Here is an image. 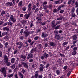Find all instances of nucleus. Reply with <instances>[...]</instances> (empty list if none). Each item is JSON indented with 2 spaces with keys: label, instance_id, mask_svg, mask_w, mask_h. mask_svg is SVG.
Instances as JSON below:
<instances>
[{
  "label": "nucleus",
  "instance_id": "nucleus-56",
  "mask_svg": "<svg viewBox=\"0 0 78 78\" xmlns=\"http://www.w3.org/2000/svg\"><path fill=\"white\" fill-rule=\"evenodd\" d=\"M40 24H41V25H44L45 24V22L42 23V22H41Z\"/></svg>",
  "mask_w": 78,
  "mask_h": 78
},
{
  "label": "nucleus",
  "instance_id": "nucleus-30",
  "mask_svg": "<svg viewBox=\"0 0 78 78\" xmlns=\"http://www.w3.org/2000/svg\"><path fill=\"white\" fill-rule=\"evenodd\" d=\"M15 67H16V65L14 64L11 66V68L12 69H14V68H15Z\"/></svg>",
  "mask_w": 78,
  "mask_h": 78
},
{
  "label": "nucleus",
  "instance_id": "nucleus-36",
  "mask_svg": "<svg viewBox=\"0 0 78 78\" xmlns=\"http://www.w3.org/2000/svg\"><path fill=\"white\" fill-rule=\"evenodd\" d=\"M4 39L5 40H8V39H9V37L8 36H6L4 37Z\"/></svg>",
  "mask_w": 78,
  "mask_h": 78
},
{
  "label": "nucleus",
  "instance_id": "nucleus-60",
  "mask_svg": "<svg viewBox=\"0 0 78 78\" xmlns=\"http://www.w3.org/2000/svg\"><path fill=\"white\" fill-rule=\"evenodd\" d=\"M63 69H64V70H66V69H67V66H65L63 67Z\"/></svg>",
  "mask_w": 78,
  "mask_h": 78
},
{
  "label": "nucleus",
  "instance_id": "nucleus-46",
  "mask_svg": "<svg viewBox=\"0 0 78 78\" xmlns=\"http://www.w3.org/2000/svg\"><path fill=\"white\" fill-rule=\"evenodd\" d=\"M61 27V26H60L59 25L58 26H57L56 27H55V30H58V29H59Z\"/></svg>",
  "mask_w": 78,
  "mask_h": 78
},
{
  "label": "nucleus",
  "instance_id": "nucleus-40",
  "mask_svg": "<svg viewBox=\"0 0 78 78\" xmlns=\"http://www.w3.org/2000/svg\"><path fill=\"white\" fill-rule=\"evenodd\" d=\"M8 25L9 26H12V23L11 22L9 21L8 23Z\"/></svg>",
  "mask_w": 78,
  "mask_h": 78
},
{
  "label": "nucleus",
  "instance_id": "nucleus-48",
  "mask_svg": "<svg viewBox=\"0 0 78 78\" xmlns=\"http://www.w3.org/2000/svg\"><path fill=\"white\" fill-rule=\"evenodd\" d=\"M43 8L44 9H47V5H44L43 6Z\"/></svg>",
  "mask_w": 78,
  "mask_h": 78
},
{
  "label": "nucleus",
  "instance_id": "nucleus-63",
  "mask_svg": "<svg viewBox=\"0 0 78 78\" xmlns=\"http://www.w3.org/2000/svg\"><path fill=\"white\" fill-rule=\"evenodd\" d=\"M34 76H35V78H37V76H38V74H35L34 75Z\"/></svg>",
  "mask_w": 78,
  "mask_h": 78
},
{
  "label": "nucleus",
  "instance_id": "nucleus-49",
  "mask_svg": "<svg viewBox=\"0 0 78 78\" xmlns=\"http://www.w3.org/2000/svg\"><path fill=\"white\" fill-rule=\"evenodd\" d=\"M71 73V72L70 71H69L67 73V76H69L70 75V73Z\"/></svg>",
  "mask_w": 78,
  "mask_h": 78
},
{
  "label": "nucleus",
  "instance_id": "nucleus-3",
  "mask_svg": "<svg viewBox=\"0 0 78 78\" xmlns=\"http://www.w3.org/2000/svg\"><path fill=\"white\" fill-rule=\"evenodd\" d=\"M9 20L10 21H12L13 23H15L16 21V20L14 18V16L12 15H11Z\"/></svg>",
  "mask_w": 78,
  "mask_h": 78
},
{
  "label": "nucleus",
  "instance_id": "nucleus-42",
  "mask_svg": "<svg viewBox=\"0 0 78 78\" xmlns=\"http://www.w3.org/2000/svg\"><path fill=\"white\" fill-rule=\"evenodd\" d=\"M61 23V21H57V23H56V25H59Z\"/></svg>",
  "mask_w": 78,
  "mask_h": 78
},
{
  "label": "nucleus",
  "instance_id": "nucleus-16",
  "mask_svg": "<svg viewBox=\"0 0 78 78\" xmlns=\"http://www.w3.org/2000/svg\"><path fill=\"white\" fill-rule=\"evenodd\" d=\"M47 36V34H45V33H42V37H46Z\"/></svg>",
  "mask_w": 78,
  "mask_h": 78
},
{
  "label": "nucleus",
  "instance_id": "nucleus-58",
  "mask_svg": "<svg viewBox=\"0 0 78 78\" xmlns=\"http://www.w3.org/2000/svg\"><path fill=\"white\" fill-rule=\"evenodd\" d=\"M69 23H67L65 24V26L67 27L69 25Z\"/></svg>",
  "mask_w": 78,
  "mask_h": 78
},
{
  "label": "nucleus",
  "instance_id": "nucleus-5",
  "mask_svg": "<svg viewBox=\"0 0 78 78\" xmlns=\"http://www.w3.org/2000/svg\"><path fill=\"white\" fill-rule=\"evenodd\" d=\"M21 64L23 65V66H24V67L25 68H27V69H28V66L26 63L22 62H21Z\"/></svg>",
  "mask_w": 78,
  "mask_h": 78
},
{
  "label": "nucleus",
  "instance_id": "nucleus-2",
  "mask_svg": "<svg viewBox=\"0 0 78 78\" xmlns=\"http://www.w3.org/2000/svg\"><path fill=\"white\" fill-rule=\"evenodd\" d=\"M63 6H64V5H60L58 7V8L57 9H55L53 10V12H57L58 11H59V10H60V9H61V8H62V7H63Z\"/></svg>",
  "mask_w": 78,
  "mask_h": 78
},
{
  "label": "nucleus",
  "instance_id": "nucleus-11",
  "mask_svg": "<svg viewBox=\"0 0 78 78\" xmlns=\"http://www.w3.org/2000/svg\"><path fill=\"white\" fill-rule=\"evenodd\" d=\"M33 57V55L32 54H29L27 56V59H30V58H32Z\"/></svg>",
  "mask_w": 78,
  "mask_h": 78
},
{
  "label": "nucleus",
  "instance_id": "nucleus-34",
  "mask_svg": "<svg viewBox=\"0 0 78 78\" xmlns=\"http://www.w3.org/2000/svg\"><path fill=\"white\" fill-rule=\"evenodd\" d=\"M78 42V41L76 40V41H75V40H73V44H76V42Z\"/></svg>",
  "mask_w": 78,
  "mask_h": 78
},
{
  "label": "nucleus",
  "instance_id": "nucleus-33",
  "mask_svg": "<svg viewBox=\"0 0 78 78\" xmlns=\"http://www.w3.org/2000/svg\"><path fill=\"white\" fill-rule=\"evenodd\" d=\"M78 49V47H74L73 48V50L74 51H76Z\"/></svg>",
  "mask_w": 78,
  "mask_h": 78
},
{
  "label": "nucleus",
  "instance_id": "nucleus-19",
  "mask_svg": "<svg viewBox=\"0 0 78 78\" xmlns=\"http://www.w3.org/2000/svg\"><path fill=\"white\" fill-rule=\"evenodd\" d=\"M55 37L57 39V40H59V39H60V36L58 35H55Z\"/></svg>",
  "mask_w": 78,
  "mask_h": 78
},
{
  "label": "nucleus",
  "instance_id": "nucleus-25",
  "mask_svg": "<svg viewBox=\"0 0 78 78\" xmlns=\"http://www.w3.org/2000/svg\"><path fill=\"white\" fill-rule=\"evenodd\" d=\"M68 44V42L66 41L62 44V45L64 46H65V45H66L67 44Z\"/></svg>",
  "mask_w": 78,
  "mask_h": 78
},
{
  "label": "nucleus",
  "instance_id": "nucleus-6",
  "mask_svg": "<svg viewBox=\"0 0 78 78\" xmlns=\"http://www.w3.org/2000/svg\"><path fill=\"white\" fill-rule=\"evenodd\" d=\"M4 62L5 63L8 62V58L7 56L5 55L4 56Z\"/></svg>",
  "mask_w": 78,
  "mask_h": 78
},
{
  "label": "nucleus",
  "instance_id": "nucleus-53",
  "mask_svg": "<svg viewBox=\"0 0 78 78\" xmlns=\"http://www.w3.org/2000/svg\"><path fill=\"white\" fill-rule=\"evenodd\" d=\"M6 65L7 66H10V64H11V63L10 62H6Z\"/></svg>",
  "mask_w": 78,
  "mask_h": 78
},
{
  "label": "nucleus",
  "instance_id": "nucleus-64",
  "mask_svg": "<svg viewBox=\"0 0 78 78\" xmlns=\"http://www.w3.org/2000/svg\"><path fill=\"white\" fill-rule=\"evenodd\" d=\"M21 72L22 73H24L25 72V71L24 69H23L21 71Z\"/></svg>",
  "mask_w": 78,
  "mask_h": 78
},
{
  "label": "nucleus",
  "instance_id": "nucleus-51",
  "mask_svg": "<svg viewBox=\"0 0 78 78\" xmlns=\"http://www.w3.org/2000/svg\"><path fill=\"white\" fill-rule=\"evenodd\" d=\"M54 34L55 35L58 34V32L57 30H55L54 32Z\"/></svg>",
  "mask_w": 78,
  "mask_h": 78
},
{
  "label": "nucleus",
  "instance_id": "nucleus-15",
  "mask_svg": "<svg viewBox=\"0 0 78 78\" xmlns=\"http://www.w3.org/2000/svg\"><path fill=\"white\" fill-rule=\"evenodd\" d=\"M29 15L27 14H26L24 15V18L25 19H28Z\"/></svg>",
  "mask_w": 78,
  "mask_h": 78
},
{
  "label": "nucleus",
  "instance_id": "nucleus-50",
  "mask_svg": "<svg viewBox=\"0 0 78 78\" xmlns=\"http://www.w3.org/2000/svg\"><path fill=\"white\" fill-rule=\"evenodd\" d=\"M25 44H26V47H28V42L27 41L25 43Z\"/></svg>",
  "mask_w": 78,
  "mask_h": 78
},
{
  "label": "nucleus",
  "instance_id": "nucleus-12",
  "mask_svg": "<svg viewBox=\"0 0 78 78\" xmlns=\"http://www.w3.org/2000/svg\"><path fill=\"white\" fill-rule=\"evenodd\" d=\"M36 52V48H33L30 51L31 53H33V52Z\"/></svg>",
  "mask_w": 78,
  "mask_h": 78
},
{
  "label": "nucleus",
  "instance_id": "nucleus-35",
  "mask_svg": "<svg viewBox=\"0 0 78 78\" xmlns=\"http://www.w3.org/2000/svg\"><path fill=\"white\" fill-rule=\"evenodd\" d=\"M75 8H73L71 11V12H72V13H73V12H75Z\"/></svg>",
  "mask_w": 78,
  "mask_h": 78
},
{
  "label": "nucleus",
  "instance_id": "nucleus-22",
  "mask_svg": "<svg viewBox=\"0 0 78 78\" xmlns=\"http://www.w3.org/2000/svg\"><path fill=\"white\" fill-rule=\"evenodd\" d=\"M41 20H41V18H40L39 19H38L37 21V24L38 23H40L41 22Z\"/></svg>",
  "mask_w": 78,
  "mask_h": 78
},
{
  "label": "nucleus",
  "instance_id": "nucleus-59",
  "mask_svg": "<svg viewBox=\"0 0 78 78\" xmlns=\"http://www.w3.org/2000/svg\"><path fill=\"white\" fill-rule=\"evenodd\" d=\"M71 3V0H69L68 2V4L69 5H70Z\"/></svg>",
  "mask_w": 78,
  "mask_h": 78
},
{
  "label": "nucleus",
  "instance_id": "nucleus-37",
  "mask_svg": "<svg viewBox=\"0 0 78 78\" xmlns=\"http://www.w3.org/2000/svg\"><path fill=\"white\" fill-rule=\"evenodd\" d=\"M76 45L75 44H73V45H72L71 47L70 48H73L74 47H76Z\"/></svg>",
  "mask_w": 78,
  "mask_h": 78
},
{
  "label": "nucleus",
  "instance_id": "nucleus-41",
  "mask_svg": "<svg viewBox=\"0 0 78 78\" xmlns=\"http://www.w3.org/2000/svg\"><path fill=\"white\" fill-rule=\"evenodd\" d=\"M23 2L22 1H21L19 2V5H20V6H21L22 5Z\"/></svg>",
  "mask_w": 78,
  "mask_h": 78
},
{
  "label": "nucleus",
  "instance_id": "nucleus-21",
  "mask_svg": "<svg viewBox=\"0 0 78 78\" xmlns=\"http://www.w3.org/2000/svg\"><path fill=\"white\" fill-rule=\"evenodd\" d=\"M44 58H47V57H48V54H47L44 53Z\"/></svg>",
  "mask_w": 78,
  "mask_h": 78
},
{
  "label": "nucleus",
  "instance_id": "nucleus-55",
  "mask_svg": "<svg viewBox=\"0 0 78 78\" xmlns=\"http://www.w3.org/2000/svg\"><path fill=\"white\" fill-rule=\"evenodd\" d=\"M47 1L44 2L43 3V5H47Z\"/></svg>",
  "mask_w": 78,
  "mask_h": 78
},
{
  "label": "nucleus",
  "instance_id": "nucleus-44",
  "mask_svg": "<svg viewBox=\"0 0 78 78\" xmlns=\"http://www.w3.org/2000/svg\"><path fill=\"white\" fill-rule=\"evenodd\" d=\"M41 68H42V69H44V68H45V66H44L43 65L41 64L40 65Z\"/></svg>",
  "mask_w": 78,
  "mask_h": 78
},
{
  "label": "nucleus",
  "instance_id": "nucleus-61",
  "mask_svg": "<svg viewBox=\"0 0 78 78\" xmlns=\"http://www.w3.org/2000/svg\"><path fill=\"white\" fill-rule=\"evenodd\" d=\"M42 77H43V76L42 75H39L38 76V78H42Z\"/></svg>",
  "mask_w": 78,
  "mask_h": 78
},
{
  "label": "nucleus",
  "instance_id": "nucleus-9",
  "mask_svg": "<svg viewBox=\"0 0 78 78\" xmlns=\"http://www.w3.org/2000/svg\"><path fill=\"white\" fill-rule=\"evenodd\" d=\"M50 45L52 46V47H55L56 45V44L53 42H51L49 43Z\"/></svg>",
  "mask_w": 78,
  "mask_h": 78
},
{
  "label": "nucleus",
  "instance_id": "nucleus-31",
  "mask_svg": "<svg viewBox=\"0 0 78 78\" xmlns=\"http://www.w3.org/2000/svg\"><path fill=\"white\" fill-rule=\"evenodd\" d=\"M6 34H7V32H5L2 34V36H5V35H6Z\"/></svg>",
  "mask_w": 78,
  "mask_h": 78
},
{
  "label": "nucleus",
  "instance_id": "nucleus-52",
  "mask_svg": "<svg viewBox=\"0 0 78 78\" xmlns=\"http://www.w3.org/2000/svg\"><path fill=\"white\" fill-rule=\"evenodd\" d=\"M37 47H39V48H41L42 47V45H41V44H39L37 45Z\"/></svg>",
  "mask_w": 78,
  "mask_h": 78
},
{
  "label": "nucleus",
  "instance_id": "nucleus-54",
  "mask_svg": "<svg viewBox=\"0 0 78 78\" xmlns=\"http://www.w3.org/2000/svg\"><path fill=\"white\" fill-rule=\"evenodd\" d=\"M39 38V37H36L34 38L35 40H37Z\"/></svg>",
  "mask_w": 78,
  "mask_h": 78
},
{
  "label": "nucleus",
  "instance_id": "nucleus-62",
  "mask_svg": "<svg viewBox=\"0 0 78 78\" xmlns=\"http://www.w3.org/2000/svg\"><path fill=\"white\" fill-rule=\"evenodd\" d=\"M5 46L6 48L7 47V46L8 45V42L6 43H5Z\"/></svg>",
  "mask_w": 78,
  "mask_h": 78
},
{
  "label": "nucleus",
  "instance_id": "nucleus-8",
  "mask_svg": "<svg viewBox=\"0 0 78 78\" xmlns=\"http://www.w3.org/2000/svg\"><path fill=\"white\" fill-rule=\"evenodd\" d=\"M55 20H53L51 22V27H52V28H54L55 27H56V25L55 24Z\"/></svg>",
  "mask_w": 78,
  "mask_h": 78
},
{
  "label": "nucleus",
  "instance_id": "nucleus-32",
  "mask_svg": "<svg viewBox=\"0 0 78 78\" xmlns=\"http://www.w3.org/2000/svg\"><path fill=\"white\" fill-rule=\"evenodd\" d=\"M5 14V11H2L1 13V16H4Z\"/></svg>",
  "mask_w": 78,
  "mask_h": 78
},
{
  "label": "nucleus",
  "instance_id": "nucleus-39",
  "mask_svg": "<svg viewBox=\"0 0 78 78\" xmlns=\"http://www.w3.org/2000/svg\"><path fill=\"white\" fill-rule=\"evenodd\" d=\"M13 75H14V74H10V75H8V77H9V78H11Z\"/></svg>",
  "mask_w": 78,
  "mask_h": 78
},
{
  "label": "nucleus",
  "instance_id": "nucleus-28",
  "mask_svg": "<svg viewBox=\"0 0 78 78\" xmlns=\"http://www.w3.org/2000/svg\"><path fill=\"white\" fill-rule=\"evenodd\" d=\"M56 72L57 75H59L60 73V71L59 70H56Z\"/></svg>",
  "mask_w": 78,
  "mask_h": 78
},
{
  "label": "nucleus",
  "instance_id": "nucleus-24",
  "mask_svg": "<svg viewBox=\"0 0 78 78\" xmlns=\"http://www.w3.org/2000/svg\"><path fill=\"white\" fill-rule=\"evenodd\" d=\"M19 51V50H18L17 48L14 51V54H16L17 51Z\"/></svg>",
  "mask_w": 78,
  "mask_h": 78
},
{
  "label": "nucleus",
  "instance_id": "nucleus-10",
  "mask_svg": "<svg viewBox=\"0 0 78 78\" xmlns=\"http://www.w3.org/2000/svg\"><path fill=\"white\" fill-rule=\"evenodd\" d=\"M16 45H23V43L20 41H19L16 42Z\"/></svg>",
  "mask_w": 78,
  "mask_h": 78
},
{
  "label": "nucleus",
  "instance_id": "nucleus-47",
  "mask_svg": "<svg viewBox=\"0 0 78 78\" xmlns=\"http://www.w3.org/2000/svg\"><path fill=\"white\" fill-rule=\"evenodd\" d=\"M62 16L60 17V18H57V20H62Z\"/></svg>",
  "mask_w": 78,
  "mask_h": 78
},
{
  "label": "nucleus",
  "instance_id": "nucleus-1",
  "mask_svg": "<svg viewBox=\"0 0 78 78\" xmlns=\"http://www.w3.org/2000/svg\"><path fill=\"white\" fill-rule=\"evenodd\" d=\"M31 6H32V4L31 3H29L28 5V11L29 14H31V13L32 12L31 11L32 7H31Z\"/></svg>",
  "mask_w": 78,
  "mask_h": 78
},
{
  "label": "nucleus",
  "instance_id": "nucleus-7",
  "mask_svg": "<svg viewBox=\"0 0 78 78\" xmlns=\"http://www.w3.org/2000/svg\"><path fill=\"white\" fill-rule=\"evenodd\" d=\"M1 70L2 73H5L6 72V69L5 67L2 68Z\"/></svg>",
  "mask_w": 78,
  "mask_h": 78
},
{
  "label": "nucleus",
  "instance_id": "nucleus-29",
  "mask_svg": "<svg viewBox=\"0 0 78 78\" xmlns=\"http://www.w3.org/2000/svg\"><path fill=\"white\" fill-rule=\"evenodd\" d=\"M26 9H27V7H23L22 8V10H23V11H26Z\"/></svg>",
  "mask_w": 78,
  "mask_h": 78
},
{
  "label": "nucleus",
  "instance_id": "nucleus-17",
  "mask_svg": "<svg viewBox=\"0 0 78 78\" xmlns=\"http://www.w3.org/2000/svg\"><path fill=\"white\" fill-rule=\"evenodd\" d=\"M16 60V59L14 58H12L11 59V62L12 64H13L14 62V61H15V60Z\"/></svg>",
  "mask_w": 78,
  "mask_h": 78
},
{
  "label": "nucleus",
  "instance_id": "nucleus-14",
  "mask_svg": "<svg viewBox=\"0 0 78 78\" xmlns=\"http://www.w3.org/2000/svg\"><path fill=\"white\" fill-rule=\"evenodd\" d=\"M24 34H25L26 37H27V36H28V35H29L30 33H29L28 32H27L26 31H24Z\"/></svg>",
  "mask_w": 78,
  "mask_h": 78
},
{
  "label": "nucleus",
  "instance_id": "nucleus-27",
  "mask_svg": "<svg viewBox=\"0 0 78 78\" xmlns=\"http://www.w3.org/2000/svg\"><path fill=\"white\" fill-rule=\"evenodd\" d=\"M72 55H73V56H74L76 54V51H73L72 53Z\"/></svg>",
  "mask_w": 78,
  "mask_h": 78
},
{
  "label": "nucleus",
  "instance_id": "nucleus-26",
  "mask_svg": "<svg viewBox=\"0 0 78 78\" xmlns=\"http://www.w3.org/2000/svg\"><path fill=\"white\" fill-rule=\"evenodd\" d=\"M20 58L23 59H25L26 58V56L25 55H21L20 56Z\"/></svg>",
  "mask_w": 78,
  "mask_h": 78
},
{
  "label": "nucleus",
  "instance_id": "nucleus-13",
  "mask_svg": "<svg viewBox=\"0 0 78 78\" xmlns=\"http://www.w3.org/2000/svg\"><path fill=\"white\" fill-rule=\"evenodd\" d=\"M19 76H20V78H23V75L21 73V72H20L18 73Z\"/></svg>",
  "mask_w": 78,
  "mask_h": 78
},
{
  "label": "nucleus",
  "instance_id": "nucleus-57",
  "mask_svg": "<svg viewBox=\"0 0 78 78\" xmlns=\"http://www.w3.org/2000/svg\"><path fill=\"white\" fill-rule=\"evenodd\" d=\"M39 71H37L35 72V74H37V75H38V74L39 73Z\"/></svg>",
  "mask_w": 78,
  "mask_h": 78
},
{
  "label": "nucleus",
  "instance_id": "nucleus-4",
  "mask_svg": "<svg viewBox=\"0 0 78 78\" xmlns=\"http://www.w3.org/2000/svg\"><path fill=\"white\" fill-rule=\"evenodd\" d=\"M13 5V4L12 3V2H7L5 5L6 6L8 7V6H12Z\"/></svg>",
  "mask_w": 78,
  "mask_h": 78
},
{
  "label": "nucleus",
  "instance_id": "nucleus-38",
  "mask_svg": "<svg viewBox=\"0 0 78 78\" xmlns=\"http://www.w3.org/2000/svg\"><path fill=\"white\" fill-rule=\"evenodd\" d=\"M75 5H76L75 8H77V7H78V2L76 1L75 3Z\"/></svg>",
  "mask_w": 78,
  "mask_h": 78
},
{
  "label": "nucleus",
  "instance_id": "nucleus-18",
  "mask_svg": "<svg viewBox=\"0 0 78 78\" xmlns=\"http://www.w3.org/2000/svg\"><path fill=\"white\" fill-rule=\"evenodd\" d=\"M3 30H6L7 31H9V29L8 27H4L3 28Z\"/></svg>",
  "mask_w": 78,
  "mask_h": 78
},
{
  "label": "nucleus",
  "instance_id": "nucleus-20",
  "mask_svg": "<svg viewBox=\"0 0 78 78\" xmlns=\"http://www.w3.org/2000/svg\"><path fill=\"white\" fill-rule=\"evenodd\" d=\"M77 38L76 35H74L73 36V40H76Z\"/></svg>",
  "mask_w": 78,
  "mask_h": 78
},
{
  "label": "nucleus",
  "instance_id": "nucleus-23",
  "mask_svg": "<svg viewBox=\"0 0 78 78\" xmlns=\"http://www.w3.org/2000/svg\"><path fill=\"white\" fill-rule=\"evenodd\" d=\"M36 5H34L32 7V11H34V10H35L36 9Z\"/></svg>",
  "mask_w": 78,
  "mask_h": 78
},
{
  "label": "nucleus",
  "instance_id": "nucleus-45",
  "mask_svg": "<svg viewBox=\"0 0 78 78\" xmlns=\"http://www.w3.org/2000/svg\"><path fill=\"white\" fill-rule=\"evenodd\" d=\"M6 72H5V73H3V75L5 77V78H6Z\"/></svg>",
  "mask_w": 78,
  "mask_h": 78
},
{
  "label": "nucleus",
  "instance_id": "nucleus-43",
  "mask_svg": "<svg viewBox=\"0 0 78 78\" xmlns=\"http://www.w3.org/2000/svg\"><path fill=\"white\" fill-rule=\"evenodd\" d=\"M71 16L72 17H75V16H76V15H75V13H71Z\"/></svg>",
  "mask_w": 78,
  "mask_h": 78
}]
</instances>
